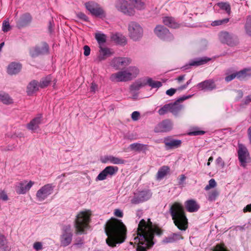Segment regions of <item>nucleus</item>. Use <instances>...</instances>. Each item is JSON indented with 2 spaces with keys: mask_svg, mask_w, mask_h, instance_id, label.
Returning a JSON list of instances; mask_svg holds the SVG:
<instances>
[{
  "mask_svg": "<svg viewBox=\"0 0 251 251\" xmlns=\"http://www.w3.org/2000/svg\"><path fill=\"white\" fill-rule=\"evenodd\" d=\"M169 172L170 168L168 166H163L161 167L158 171L156 175V179L157 180L163 179Z\"/></svg>",
  "mask_w": 251,
  "mask_h": 251,
  "instance_id": "72a5a7b5",
  "label": "nucleus"
},
{
  "mask_svg": "<svg viewBox=\"0 0 251 251\" xmlns=\"http://www.w3.org/2000/svg\"><path fill=\"white\" fill-rule=\"evenodd\" d=\"M22 69V65L19 63L12 62L7 67V73L10 75L18 74Z\"/></svg>",
  "mask_w": 251,
  "mask_h": 251,
  "instance_id": "cd10ccee",
  "label": "nucleus"
},
{
  "mask_svg": "<svg viewBox=\"0 0 251 251\" xmlns=\"http://www.w3.org/2000/svg\"><path fill=\"white\" fill-rule=\"evenodd\" d=\"M216 182L215 180V179L212 178L210 179V180L208 182V184L205 186L204 189L206 191L208 190L210 188H214L216 186Z\"/></svg>",
  "mask_w": 251,
  "mask_h": 251,
  "instance_id": "864d4df0",
  "label": "nucleus"
},
{
  "mask_svg": "<svg viewBox=\"0 0 251 251\" xmlns=\"http://www.w3.org/2000/svg\"><path fill=\"white\" fill-rule=\"evenodd\" d=\"M118 167L117 166H107L98 175L96 178V180H103L107 176L111 177L118 172Z\"/></svg>",
  "mask_w": 251,
  "mask_h": 251,
  "instance_id": "2eb2a0df",
  "label": "nucleus"
},
{
  "mask_svg": "<svg viewBox=\"0 0 251 251\" xmlns=\"http://www.w3.org/2000/svg\"><path fill=\"white\" fill-rule=\"evenodd\" d=\"M164 143L166 148L169 150L180 147L182 142L180 140L175 139L171 137H168L164 138Z\"/></svg>",
  "mask_w": 251,
  "mask_h": 251,
  "instance_id": "5701e85b",
  "label": "nucleus"
},
{
  "mask_svg": "<svg viewBox=\"0 0 251 251\" xmlns=\"http://www.w3.org/2000/svg\"><path fill=\"white\" fill-rule=\"evenodd\" d=\"M75 242L74 244V246H77L78 247H80L83 244V239L80 237H77L75 239Z\"/></svg>",
  "mask_w": 251,
  "mask_h": 251,
  "instance_id": "4d7b16f0",
  "label": "nucleus"
},
{
  "mask_svg": "<svg viewBox=\"0 0 251 251\" xmlns=\"http://www.w3.org/2000/svg\"><path fill=\"white\" fill-rule=\"evenodd\" d=\"M49 52V47L47 43L44 42L41 46H36L31 49L29 51L30 56L32 58L39 55L47 54Z\"/></svg>",
  "mask_w": 251,
  "mask_h": 251,
  "instance_id": "a211bd4d",
  "label": "nucleus"
},
{
  "mask_svg": "<svg viewBox=\"0 0 251 251\" xmlns=\"http://www.w3.org/2000/svg\"><path fill=\"white\" fill-rule=\"evenodd\" d=\"M218 6L222 10H225L228 14L230 13V5L227 2H219L217 3Z\"/></svg>",
  "mask_w": 251,
  "mask_h": 251,
  "instance_id": "c03bdc74",
  "label": "nucleus"
},
{
  "mask_svg": "<svg viewBox=\"0 0 251 251\" xmlns=\"http://www.w3.org/2000/svg\"><path fill=\"white\" fill-rule=\"evenodd\" d=\"M217 164L223 168L225 166V163L221 157H219L216 160Z\"/></svg>",
  "mask_w": 251,
  "mask_h": 251,
  "instance_id": "69168bd1",
  "label": "nucleus"
},
{
  "mask_svg": "<svg viewBox=\"0 0 251 251\" xmlns=\"http://www.w3.org/2000/svg\"><path fill=\"white\" fill-rule=\"evenodd\" d=\"M152 196L150 190L145 189L134 193L133 198L131 200L132 204H137L149 200Z\"/></svg>",
  "mask_w": 251,
  "mask_h": 251,
  "instance_id": "9d476101",
  "label": "nucleus"
},
{
  "mask_svg": "<svg viewBox=\"0 0 251 251\" xmlns=\"http://www.w3.org/2000/svg\"><path fill=\"white\" fill-rule=\"evenodd\" d=\"M130 3L126 0H117L115 2V6L119 11L131 16L135 14V11Z\"/></svg>",
  "mask_w": 251,
  "mask_h": 251,
  "instance_id": "1a4fd4ad",
  "label": "nucleus"
},
{
  "mask_svg": "<svg viewBox=\"0 0 251 251\" xmlns=\"http://www.w3.org/2000/svg\"><path fill=\"white\" fill-rule=\"evenodd\" d=\"M147 85V83L144 82H136L131 84L130 86V89L131 91H138L140 90L142 87Z\"/></svg>",
  "mask_w": 251,
  "mask_h": 251,
  "instance_id": "37998d69",
  "label": "nucleus"
},
{
  "mask_svg": "<svg viewBox=\"0 0 251 251\" xmlns=\"http://www.w3.org/2000/svg\"><path fill=\"white\" fill-rule=\"evenodd\" d=\"M112 41L120 45H125L126 43V38L121 34L116 33L111 37Z\"/></svg>",
  "mask_w": 251,
  "mask_h": 251,
  "instance_id": "473e14b6",
  "label": "nucleus"
},
{
  "mask_svg": "<svg viewBox=\"0 0 251 251\" xmlns=\"http://www.w3.org/2000/svg\"><path fill=\"white\" fill-rule=\"evenodd\" d=\"M11 27L8 21L4 20L2 23V30L4 32H8L11 29Z\"/></svg>",
  "mask_w": 251,
  "mask_h": 251,
  "instance_id": "3c124183",
  "label": "nucleus"
},
{
  "mask_svg": "<svg viewBox=\"0 0 251 251\" xmlns=\"http://www.w3.org/2000/svg\"><path fill=\"white\" fill-rule=\"evenodd\" d=\"M168 112H170V103L168 104H165L163 106L160 108L158 111V113L159 115H164L167 113Z\"/></svg>",
  "mask_w": 251,
  "mask_h": 251,
  "instance_id": "49530a36",
  "label": "nucleus"
},
{
  "mask_svg": "<svg viewBox=\"0 0 251 251\" xmlns=\"http://www.w3.org/2000/svg\"><path fill=\"white\" fill-rule=\"evenodd\" d=\"M251 102V95L247 96L244 100H243V103L245 105L249 104Z\"/></svg>",
  "mask_w": 251,
  "mask_h": 251,
  "instance_id": "338daca9",
  "label": "nucleus"
},
{
  "mask_svg": "<svg viewBox=\"0 0 251 251\" xmlns=\"http://www.w3.org/2000/svg\"><path fill=\"white\" fill-rule=\"evenodd\" d=\"M185 205L187 210L189 212H195L198 211L200 206L194 200H189L185 201Z\"/></svg>",
  "mask_w": 251,
  "mask_h": 251,
  "instance_id": "bb28decb",
  "label": "nucleus"
},
{
  "mask_svg": "<svg viewBox=\"0 0 251 251\" xmlns=\"http://www.w3.org/2000/svg\"><path fill=\"white\" fill-rule=\"evenodd\" d=\"M39 85L37 81L33 80L29 83L26 87V93L27 95L31 96L34 92L38 90Z\"/></svg>",
  "mask_w": 251,
  "mask_h": 251,
  "instance_id": "c756f323",
  "label": "nucleus"
},
{
  "mask_svg": "<svg viewBox=\"0 0 251 251\" xmlns=\"http://www.w3.org/2000/svg\"><path fill=\"white\" fill-rule=\"evenodd\" d=\"M91 14L97 17L104 18L105 17V13L103 9L98 4L94 9Z\"/></svg>",
  "mask_w": 251,
  "mask_h": 251,
  "instance_id": "c9c22d12",
  "label": "nucleus"
},
{
  "mask_svg": "<svg viewBox=\"0 0 251 251\" xmlns=\"http://www.w3.org/2000/svg\"><path fill=\"white\" fill-rule=\"evenodd\" d=\"M98 5L97 3L93 1H89L85 3V7L91 13L94 11V9Z\"/></svg>",
  "mask_w": 251,
  "mask_h": 251,
  "instance_id": "de8ad7c7",
  "label": "nucleus"
},
{
  "mask_svg": "<svg viewBox=\"0 0 251 251\" xmlns=\"http://www.w3.org/2000/svg\"><path fill=\"white\" fill-rule=\"evenodd\" d=\"M219 195V193L217 190L212 191L208 193L207 200L209 201H214L216 200Z\"/></svg>",
  "mask_w": 251,
  "mask_h": 251,
  "instance_id": "a18cd8bd",
  "label": "nucleus"
},
{
  "mask_svg": "<svg viewBox=\"0 0 251 251\" xmlns=\"http://www.w3.org/2000/svg\"><path fill=\"white\" fill-rule=\"evenodd\" d=\"M245 28L247 34L251 36V18H248L247 21L245 25Z\"/></svg>",
  "mask_w": 251,
  "mask_h": 251,
  "instance_id": "603ef678",
  "label": "nucleus"
},
{
  "mask_svg": "<svg viewBox=\"0 0 251 251\" xmlns=\"http://www.w3.org/2000/svg\"><path fill=\"white\" fill-rule=\"evenodd\" d=\"M213 251H226V250L220 245H217Z\"/></svg>",
  "mask_w": 251,
  "mask_h": 251,
  "instance_id": "774afa93",
  "label": "nucleus"
},
{
  "mask_svg": "<svg viewBox=\"0 0 251 251\" xmlns=\"http://www.w3.org/2000/svg\"><path fill=\"white\" fill-rule=\"evenodd\" d=\"M177 91L176 89L175 88H170L166 91V94L170 96H172Z\"/></svg>",
  "mask_w": 251,
  "mask_h": 251,
  "instance_id": "e2e57ef3",
  "label": "nucleus"
},
{
  "mask_svg": "<svg viewBox=\"0 0 251 251\" xmlns=\"http://www.w3.org/2000/svg\"><path fill=\"white\" fill-rule=\"evenodd\" d=\"M110 79L112 81L126 82L131 80V74L127 71H121L116 73L112 74Z\"/></svg>",
  "mask_w": 251,
  "mask_h": 251,
  "instance_id": "f3484780",
  "label": "nucleus"
},
{
  "mask_svg": "<svg viewBox=\"0 0 251 251\" xmlns=\"http://www.w3.org/2000/svg\"><path fill=\"white\" fill-rule=\"evenodd\" d=\"M102 163H110L113 164H124L126 161L122 158L114 156L113 155H105L100 159Z\"/></svg>",
  "mask_w": 251,
  "mask_h": 251,
  "instance_id": "4be33fe9",
  "label": "nucleus"
},
{
  "mask_svg": "<svg viewBox=\"0 0 251 251\" xmlns=\"http://www.w3.org/2000/svg\"><path fill=\"white\" fill-rule=\"evenodd\" d=\"M105 232L107 238V244L111 247L123 243L126 237V227L121 220L111 218L105 226Z\"/></svg>",
  "mask_w": 251,
  "mask_h": 251,
  "instance_id": "f03ea898",
  "label": "nucleus"
},
{
  "mask_svg": "<svg viewBox=\"0 0 251 251\" xmlns=\"http://www.w3.org/2000/svg\"><path fill=\"white\" fill-rule=\"evenodd\" d=\"M226 75L225 80L226 82L235 78L240 81H245L251 77V67L245 68L239 71L228 70L226 73Z\"/></svg>",
  "mask_w": 251,
  "mask_h": 251,
  "instance_id": "39448f33",
  "label": "nucleus"
},
{
  "mask_svg": "<svg viewBox=\"0 0 251 251\" xmlns=\"http://www.w3.org/2000/svg\"><path fill=\"white\" fill-rule=\"evenodd\" d=\"M131 63V59L128 57H115L110 62V66L116 70L126 67Z\"/></svg>",
  "mask_w": 251,
  "mask_h": 251,
  "instance_id": "4468645a",
  "label": "nucleus"
},
{
  "mask_svg": "<svg viewBox=\"0 0 251 251\" xmlns=\"http://www.w3.org/2000/svg\"><path fill=\"white\" fill-rule=\"evenodd\" d=\"M73 236V230L70 225H64L61 228L60 237L61 246L64 247L69 246L72 242Z\"/></svg>",
  "mask_w": 251,
  "mask_h": 251,
  "instance_id": "6e6552de",
  "label": "nucleus"
},
{
  "mask_svg": "<svg viewBox=\"0 0 251 251\" xmlns=\"http://www.w3.org/2000/svg\"><path fill=\"white\" fill-rule=\"evenodd\" d=\"M53 186L51 184H47L42 187L36 193V196L38 201H44L53 192Z\"/></svg>",
  "mask_w": 251,
  "mask_h": 251,
  "instance_id": "ddd939ff",
  "label": "nucleus"
},
{
  "mask_svg": "<svg viewBox=\"0 0 251 251\" xmlns=\"http://www.w3.org/2000/svg\"><path fill=\"white\" fill-rule=\"evenodd\" d=\"M229 22L228 18H225L222 20H219L214 21L212 22L211 25L213 26L222 25L225 24H226Z\"/></svg>",
  "mask_w": 251,
  "mask_h": 251,
  "instance_id": "8fccbe9b",
  "label": "nucleus"
},
{
  "mask_svg": "<svg viewBox=\"0 0 251 251\" xmlns=\"http://www.w3.org/2000/svg\"><path fill=\"white\" fill-rule=\"evenodd\" d=\"M77 17L84 21L87 22L88 21V17L82 12H78L76 14Z\"/></svg>",
  "mask_w": 251,
  "mask_h": 251,
  "instance_id": "6e6d98bb",
  "label": "nucleus"
},
{
  "mask_svg": "<svg viewBox=\"0 0 251 251\" xmlns=\"http://www.w3.org/2000/svg\"><path fill=\"white\" fill-rule=\"evenodd\" d=\"M51 78L50 75L42 78L40 81V83H39V86L42 88L47 87L51 82Z\"/></svg>",
  "mask_w": 251,
  "mask_h": 251,
  "instance_id": "ea45409f",
  "label": "nucleus"
},
{
  "mask_svg": "<svg viewBox=\"0 0 251 251\" xmlns=\"http://www.w3.org/2000/svg\"><path fill=\"white\" fill-rule=\"evenodd\" d=\"M249 155L250 154L247 148L242 144H239L238 156L241 166L244 167L246 166Z\"/></svg>",
  "mask_w": 251,
  "mask_h": 251,
  "instance_id": "dca6fc26",
  "label": "nucleus"
},
{
  "mask_svg": "<svg viewBox=\"0 0 251 251\" xmlns=\"http://www.w3.org/2000/svg\"><path fill=\"white\" fill-rule=\"evenodd\" d=\"M205 132L204 131L200 130L199 128L196 127L192 129V131L188 133V135L190 136H197L203 135Z\"/></svg>",
  "mask_w": 251,
  "mask_h": 251,
  "instance_id": "09e8293b",
  "label": "nucleus"
},
{
  "mask_svg": "<svg viewBox=\"0 0 251 251\" xmlns=\"http://www.w3.org/2000/svg\"><path fill=\"white\" fill-rule=\"evenodd\" d=\"M84 55L85 56H88L90 54L91 49L88 46L85 45L83 47Z\"/></svg>",
  "mask_w": 251,
  "mask_h": 251,
  "instance_id": "680f3d73",
  "label": "nucleus"
},
{
  "mask_svg": "<svg viewBox=\"0 0 251 251\" xmlns=\"http://www.w3.org/2000/svg\"><path fill=\"white\" fill-rule=\"evenodd\" d=\"M172 238L174 240V242L182 239V237L179 233H173L171 235Z\"/></svg>",
  "mask_w": 251,
  "mask_h": 251,
  "instance_id": "13d9d810",
  "label": "nucleus"
},
{
  "mask_svg": "<svg viewBox=\"0 0 251 251\" xmlns=\"http://www.w3.org/2000/svg\"><path fill=\"white\" fill-rule=\"evenodd\" d=\"M42 120V114H39L38 116L33 119L28 123L26 127L28 129L30 130H35L39 128V125L41 123Z\"/></svg>",
  "mask_w": 251,
  "mask_h": 251,
  "instance_id": "393cba45",
  "label": "nucleus"
},
{
  "mask_svg": "<svg viewBox=\"0 0 251 251\" xmlns=\"http://www.w3.org/2000/svg\"><path fill=\"white\" fill-rule=\"evenodd\" d=\"M169 212L174 224L178 228L181 230H186L188 227V220L182 204L175 202L171 206Z\"/></svg>",
  "mask_w": 251,
  "mask_h": 251,
  "instance_id": "7ed1b4c3",
  "label": "nucleus"
},
{
  "mask_svg": "<svg viewBox=\"0 0 251 251\" xmlns=\"http://www.w3.org/2000/svg\"><path fill=\"white\" fill-rule=\"evenodd\" d=\"M11 245L6 237L0 233V251H11Z\"/></svg>",
  "mask_w": 251,
  "mask_h": 251,
  "instance_id": "c85d7f7f",
  "label": "nucleus"
},
{
  "mask_svg": "<svg viewBox=\"0 0 251 251\" xmlns=\"http://www.w3.org/2000/svg\"><path fill=\"white\" fill-rule=\"evenodd\" d=\"M33 249L36 251H39L43 249V244L42 242H36L33 244Z\"/></svg>",
  "mask_w": 251,
  "mask_h": 251,
  "instance_id": "5fc2aeb1",
  "label": "nucleus"
},
{
  "mask_svg": "<svg viewBox=\"0 0 251 251\" xmlns=\"http://www.w3.org/2000/svg\"><path fill=\"white\" fill-rule=\"evenodd\" d=\"M99 55L98 58L100 61L105 60L106 58L111 56L114 53V52L111 51V50L108 48L102 47V46L99 47Z\"/></svg>",
  "mask_w": 251,
  "mask_h": 251,
  "instance_id": "a878e982",
  "label": "nucleus"
},
{
  "mask_svg": "<svg viewBox=\"0 0 251 251\" xmlns=\"http://www.w3.org/2000/svg\"><path fill=\"white\" fill-rule=\"evenodd\" d=\"M147 84L149 85L152 88H159L162 86V83L158 81H154L151 78H148L146 82Z\"/></svg>",
  "mask_w": 251,
  "mask_h": 251,
  "instance_id": "a19ab883",
  "label": "nucleus"
},
{
  "mask_svg": "<svg viewBox=\"0 0 251 251\" xmlns=\"http://www.w3.org/2000/svg\"><path fill=\"white\" fill-rule=\"evenodd\" d=\"M114 215L116 217L122 218L123 217V212L119 209H116L114 211Z\"/></svg>",
  "mask_w": 251,
  "mask_h": 251,
  "instance_id": "0e129e2a",
  "label": "nucleus"
},
{
  "mask_svg": "<svg viewBox=\"0 0 251 251\" xmlns=\"http://www.w3.org/2000/svg\"><path fill=\"white\" fill-rule=\"evenodd\" d=\"M218 36L219 40L222 43L226 44L229 47L236 46L239 43V39L236 35L227 31L220 32Z\"/></svg>",
  "mask_w": 251,
  "mask_h": 251,
  "instance_id": "423d86ee",
  "label": "nucleus"
},
{
  "mask_svg": "<svg viewBox=\"0 0 251 251\" xmlns=\"http://www.w3.org/2000/svg\"><path fill=\"white\" fill-rule=\"evenodd\" d=\"M95 37L99 47L102 46L106 41V36L103 33H96Z\"/></svg>",
  "mask_w": 251,
  "mask_h": 251,
  "instance_id": "4c0bfd02",
  "label": "nucleus"
},
{
  "mask_svg": "<svg viewBox=\"0 0 251 251\" xmlns=\"http://www.w3.org/2000/svg\"><path fill=\"white\" fill-rule=\"evenodd\" d=\"M197 87L201 90L208 91H212L216 88L214 81L211 79L206 80L198 83Z\"/></svg>",
  "mask_w": 251,
  "mask_h": 251,
  "instance_id": "b1692460",
  "label": "nucleus"
},
{
  "mask_svg": "<svg viewBox=\"0 0 251 251\" xmlns=\"http://www.w3.org/2000/svg\"><path fill=\"white\" fill-rule=\"evenodd\" d=\"M129 148L131 151L137 152H145L148 150V145L141 143H135L130 145Z\"/></svg>",
  "mask_w": 251,
  "mask_h": 251,
  "instance_id": "7c9ffc66",
  "label": "nucleus"
},
{
  "mask_svg": "<svg viewBox=\"0 0 251 251\" xmlns=\"http://www.w3.org/2000/svg\"><path fill=\"white\" fill-rule=\"evenodd\" d=\"M131 4L134 6V8L141 10L145 8V3L141 0H129Z\"/></svg>",
  "mask_w": 251,
  "mask_h": 251,
  "instance_id": "e433bc0d",
  "label": "nucleus"
},
{
  "mask_svg": "<svg viewBox=\"0 0 251 251\" xmlns=\"http://www.w3.org/2000/svg\"><path fill=\"white\" fill-rule=\"evenodd\" d=\"M192 96V95H191L183 96L179 98L175 102L170 103V112L176 117H178L180 112L183 108V105L179 104V102L191 98Z\"/></svg>",
  "mask_w": 251,
  "mask_h": 251,
  "instance_id": "9b49d317",
  "label": "nucleus"
},
{
  "mask_svg": "<svg viewBox=\"0 0 251 251\" xmlns=\"http://www.w3.org/2000/svg\"><path fill=\"white\" fill-rule=\"evenodd\" d=\"M173 127V124L169 119L163 120L155 127V132H165L170 131Z\"/></svg>",
  "mask_w": 251,
  "mask_h": 251,
  "instance_id": "6ab92c4d",
  "label": "nucleus"
},
{
  "mask_svg": "<svg viewBox=\"0 0 251 251\" xmlns=\"http://www.w3.org/2000/svg\"><path fill=\"white\" fill-rule=\"evenodd\" d=\"M0 101L6 104L12 102V100L10 98L9 95L2 92H0Z\"/></svg>",
  "mask_w": 251,
  "mask_h": 251,
  "instance_id": "58836bf2",
  "label": "nucleus"
},
{
  "mask_svg": "<svg viewBox=\"0 0 251 251\" xmlns=\"http://www.w3.org/2000/svg\"><path fill=\"white\" fill-rule=\"evenodd\" d=\"M140 113L138 111H134L131 114V118L133 121H136L139 119Z\"/></svg>",
  "mask_w": 251,
  "mask_h": 251,
  "instance_id": "bf43d9fd",
  "label": "nucleus"
},
{
  "mask_svg": "<svg viewBox=\"0 0 251 251\" xmlns=\"http://www.w3.org/2000/svg\"><path fill=\"white\" fill-rule=\"evenodd\" d=\"M129 37L134 41L140 40L143 35V29L141 25L135 22H131L128 25Z\"/></svg>",
  "mask_w": 251,
  "mask_h": 251,
  "instance_id": "0eeeda50",
  "label": "nucleus"
},
{
  "mask_svg": "<svg viewBox=\"0 0 251 251\" xmlns=\"http://www.w3.org/2000/svg\"><path fill=\"white\" fill-rule=\"evenodd\" d=\"M126 70L127 71L128 73L131 74V79L133 78L136 77L139 73V69L135 66H130Z\"/></svg>",
  "mask_w": 251,
  "mask_h": 251,
  "instance_id": "79ce46f5",
  "label": "nucleus"
},
{
  "mask_svg": "<svg viewBox=\"0 0 251 251\" xmlns=\"http://www.w3.org/2000/svg\"><path fill=\"white\" fill-rule=\"evenodd\" d=\"M53 26L54 23L53 20H50L49 22L48 25V30L50 33H52L53 32Z\"/></svg>",
  "mask_w": 251,
  "mask_h": 251,
  "instance_id": "052dcab7",
  "label": "nucleus"
},
{
  "mask_svg": "<svg viewBox=\"0 0 251 251\" xmlns=\"http://www.w3.org/2000/svg\"><path fill=\"white\" fill-rule=\"evenodd\" d=\"M163 22L166 25L173 28H176L178 27V24L175 22V19L171 17H164L163 20Z\"/></svg>",
  "mask_w": 251,
  "mask_h": 251,
  "instance_id": "f704fd0d",
  "label": "nucleus"
},
{
  "mask_svg": "<svg viewBox=\"0 0 251 251\" xmlns=\"http://www.w3.org/2000/svg\"><path fill=\"white\" fill-rule=\"evenodd\" d=\"M154 32L158 38L163 40L170 41L174 39L173 34L163 25H157L154 29Z\"/></svg>",
  "mask_w": 251,
  "mask_h": 251,
  "instance_id": "f8f14e48",
  "label": "nucleus"
},
{
  "mask_svg": "<svg viewBox=\"0 0 251 251\" xmlns=\"http://www.w3.org/2000/svg\"><path fill=\"white\" fill-rule=\"evenodd\" d=\"M90 217V214L87 211H81L77 215L74 224L76 234L86 233L85 230L89 227Z\"/></svg>",
  "mask_w": 251,
  "mask_h": 251,
  "instance_id": "20e7f679",
  "label": "nucleus"
},
{
  "mask_svg": "<svg viewBox=\"0 0 251 251\" xmlns=\"http://www.w3.org/2000/svg\"><path fill=\"white\" fill-rule=\"evenodd\" d=\"M32 17L28 13L22 15L16 22L17 26L21 28L28 25L32 21Z\"/></svg>",
  "mask_w": 251,
  "mask_h": 251,
  "instance_id": "aec40b11",
  "label": "nucleus"
},
{
  "mask_svg": "<svg viewBox=\"0 0 251 251\" xmlns=\"http://www.w3.org/2000/svg\"><path fill=\"white\" fill-rule=\"evenodd\" d=\"M34 184V182L30 181L27 183L26 181L18 182L16 185V191L19 194H24L28 191Z\"/></svg>",
  "mask_w": 251,
  "mask_h": 251,
  "instance_id": "412c9836",
  "label": "nucleus"
},
{
  "mask_svg": "<svg viewBox=\"0 0 251 251\" xmlns=\"http://www.w3.org/2000/svg\"><path fill=\"white\" fill-rule=\"evenodd\" d=\"M210 60V58H209L207 57L197 58L193 60H191L189 62L188 65L191 66H199L206 63Z\"/></svg>",
  "mask_w": 251,
  "mask_h": 251,
  "instance_id": "2f4dec72",
  "label": "nucleus"
},
{
  "mask_svg": "<svg viewBox=\"0 0 251 251\" xmlns=\"http://www.w3.org/2000/svg\"><path fill=\"white\" fill-rule=\"evenodd\" d=\"M162 230L158 227H154L150 219H148V223L144 219H142L137 229V236L134 238V243L137 244L136 251H147L154 244V235H161Z\"/></svg>",
  "mask_w": 251,
  "mask_h": 251,
  "instance_id": "f257e3e1",
  "label": "nucleus"
}]
</instances>
